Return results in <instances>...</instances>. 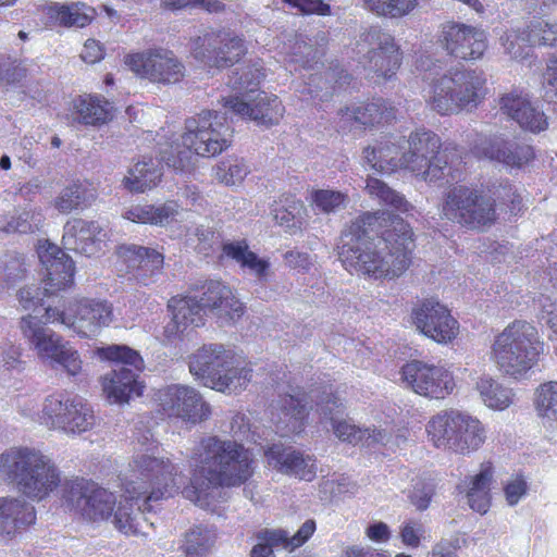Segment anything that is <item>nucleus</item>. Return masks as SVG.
Here are the masks:
<instances>
[{"mask_svg":"<svg viewBox=\"0 0 557 557\" xmlns=\"http://www.w3.org/2000/svg\"><path fill=\"white\" fill-rule=\"evenodd\" d=\"M193 475L187 476L169 457L137 454L128 465L122 486L124 500L114 511L113 523L124 534L140 532L143 511L150 510L149 502L171 497L180 491L185 498L208 508L220 486H237L252 475V458L235 441L203 436L189 455Z\"/></svg>","mask_w":557,"mask_h":557,"instance_id":"nucleus-1","label":"nucleus"},{"mask_svg":"<svg viewBox=\"0 0 557 557\" xmlns=\"http://www.w3.org/2000/svg\"><path fill=\"white\" fill-rule=\"evenodd\" d=\"M384 212H367L355 219L341 237L338 257L346 270L374 280H393L403 275L411 263L413 233L408 223Z\"/></svg>","mask_w":557,"mask_h":557,"instance_id":"nucleus-2","label":"nucleus"},{"mask_svg":"<svg viewBox=\"0 0 557 557\" xmlns=\"http://www.w3.org/2000/svg\"><path fill=\"white\" fill-rule=\"evenodd\" d=\"M232 133L226 112L201 111L186 120L182 146L176 144L161 150V160L176 171H186L193 164L194 154L214 157L225 150L231 145Z\"/></svg>","mask_w":557,"mask_h":557,"instance_id":"nucleus-3","label":"nucleus"},{"mask_svg":"<svg viewBox=\"0 0 557 557\" xmlns=\"http://www.w3.org/2000/svg\"><path fill=\"white\" fill-rule=\"evenodd\" d=\"M308 399L315 400L321 422L330 421L338 440L352 445L360 444L362 428L357 426L351 420L339 419L345 406L338 397L333 395L332 391H323L321 395H318L315 391L307 394L298 388H293L292 393L282 396L278 406L283 417H280L277 429L283 435L302 431L304 421L308 416Z\"/></svg>","mask_w":557,"mask_h":557,"instance_id":"nucleus-4","label":"nucleus"},{"mask_svg":"<svg viewBox=\"0 0 557 557\" xmlns=\"http://www.w3.org/2000/svg\"><path fill=\"white\" fill-rule=\"evenodd\" d=\"M0 472L26 497L41 500L61 483L54 461L39 449L12 446L0 455Z\"/></svg>","mask_w":557,"mask_h":557,"instance_id":"nucleus-5","label":"nucleus"},{"mask_svg":"<svg viewBox=\"0 0 557 557\" xmlns=\"http://www.w3.org/2000/svg\"><path fill=\"white\" fill-rule=\"evenodd\" d=\"M485 83L483 72L453 66L430 79L424 98L438 114H456L478 107L484 97Z\"/></svg>","mask_w":557,"mask_h":557,"instance_id":"nucleus-6","label":"nucleus"},{"mask_svg":"<svg viewBox=\"0 0 557 557\" xmlns=\"http://www.w3.org/2000/svg\"><path fill=\"white\" fill-rule=\"evenodd\" d=\"M544 352V343L536 329L525 321H513L495 336L491 356L497 369L506 376L524 379Z\"/></svg>","mask_w":557,"mask_h":557,"instance_id":"nucleus-7","label":"nucleus"},{"mask_svg":"<svg viewBox=\"0 0 557 557\" xmlns=\"http://www.w3.org/2000/svg\"><path fill=\"white\" fill-rule=\"evenodd\" d=\"M49 323L34 314H25L18 321V330L28 349L45 366L61 369L67 376L76 377L83 371V361L77 349Z\"/></svg>","mask_w":557,"mask_h":557,"instance_id":"nucleus-8","label":"nucleus"},{"mask_svg":"<svg viewBox=\"0 0 557 557\" xmlns=\"http://www.w3.org/2000/svg\"><path fill=\"white\" fill-rule=\"evenodd\" d=\"M100 356L113 362L110 372L102 376V389L112 404H126L134 396H141L145 385L138 380L144 369L140 355L122 345L100 349Z\"/></svg>","mask_w":557,"mask_h":557,"instance_id":"nucleus-9","label":"nucleus"},{"mask_svg":"<svg viewBox=\"0 0 557 557\" xmlns=\"http://www.w3.org/2000/svg\"><path fill=\"white\" fill-rule=\"evenodd\" d=\"M37 252L47 272L45 286L38 288L26 285L17 292V300L24 310H35L42 306L45 297L65 289L74 280V262L60 247L45 239L39 242Z\"/></svg>","mask_w":557,"mask_h":557,"instance_id":"nucleus-10","label":"nucleus"},{"mask_svg":"<svg viewBox=\"0 0 557 557\" xmlns=\"http://www.w3.org/2000/svg\"><path fill=\"white\" fill-rule=\"evenodd\" d=\"M441 212L445 219L469 228L491 225L496 219L494 199L466 185L454 186L446 193Z\"/></svg>","mask_w":557,"mask_h":557,"instance_id":"nucleus-11","label":"nucleus"},{"mask_svg":"<svg viewBox=\"0 0 557 557\" xmlns=\"http://www.w3.org/2000/svg\"><path fill=\"white\" fill-rule=\"evenodd\" d=\"M401 152V169L408 170L424 181H437L444 177L447 169L446 158L438 152L440 137L431 131L418 129L406 139Z\"/></svg>","mask_w":557,"mask_h":557,"instance_id":"nucleus-12","label":"nucleus"},{"mask_svg":"<svg viewBox=\"0 0 557 557\" xmlns=\"http://www.w3.org/2000/svg\"><path fill=\"white\" fill-rule=\"evenodd\" d=\"M401 152V169L408 170L424 181H437L444 177L447 169L446 158L438 152L440 137L431 131L418 129L406 139Z\"/></svg>","mask_w":557,"mask_h":557,"instance_id":"nucleus-13","label":"nucleus"},{"mask_svg":"<svg viewBox=\"0 0 557 557\" xmlns=\"http://www.w3.org/2000/svg\"><path fill=\"white\" fill-rule=\"evenodd\" d=\"M50 323H60L79 336L92 337L112 322L113 310L106 300L84 298L70 302L64 309L48 306L45 315Z\"/></svg>","mask_w":557,"mask_h":557,"instance_id":"nucleus-14","label":"nucleus"},{"mask_svg":"<svg viewBox=\"0 0 557 557\" xmlns=\"http://www.w3.org/2000/svg\"><path fill=\"white\" fill-rule=\"evenodd\" d=\"M356 52L362 57L366 69L384 79L395 76L403 61V52L394 36L380 28L362 33Z\"/></svg>","mask_w":557,"mask_h":557,"instance_id":"nucleus-15","label":"nucleus"},{"mask_svg":"<svg viewBox=\"0 0 557 557\" xmlns=\"http://www.w3.org/2000/svg\"><path fill=\"white\" fill-rule=\"evenodd\" d=\"M62 498L70 509L92 521L109 518L116 503L112 492L82 478L66 482Z\"/></svg>","mask_w":557,"mask_h":557,"instance_id":"nucleus-16","label":"nucleus"},{"mask_svg":"<svg viewBox=\"0 0 557 557\" xmlns=\"http://www.w3.org/2000/svg\"><path fill=\"white\" fill-rule=\"evenodd\" d=\"M125 63L141 78L154 84L174 85L180 83L186 74L182 60L170 49L150 48L131 54Z\"/></svg>","mask_w":557,"mask_h":557,"instance_id":"nucleus-17","label":"nucleus"},{"mask_svg":"<svg viewBox=\"0 0 557 557\" xmlns=\"http://www.w3.org/2000/svg\"><path fill=\"white\" fill-rule=\"evenodd\" d=\"M153 400L159 409L170 418H180L190 423H199L209 418L210 405L195 388L172 384L154 392Z\"/></svg>","mask_w":557,"mask_h":557,"instance_id":"nucleus-18","label":"nucleus"},{"mask_svg":"<svg viewBox=\"0 0 557 557\" xmlns=\"http://www.w3.org/2000/svg\"><path fill=\"white\" fill-rule=\"evenodd\" d=\"M400 374L416 394L431 399H444L455 388L453 374L444 366L413 360L401 368Z\"/></svg>","mask_w":557,"mask_h":557,"instance_id":"nucleus-19","label":"nucleus"},{"mask_svg":"<svg viewBox=\"0 0 557 557\" xmlns=\"http://www.w3.org/2000/svg\"><path fill=\"white\" fill-rule=\"evenodd\" d=\"M245 52L244 40L232 33H207L197 37L191 47L194 58L209 67L233 65Z\"/></svg>","mask_w":557,"mask_h":557,"instance_id":"nucleus-20","label":"nucleus"},{"mask_svg":"<svg viewBox=\"0 0 557 557\" xmlns=\"http://www.w3.org/2000/svg\"><path fill=\"white\" fill-rule=\"evenodd\" d=\"M411 315L417 330L438 344H447L458 335V321L436 299H424L412 309Z\"/></svg>","mask_w":557,"mask_h":557,"instance_id":"nucleus-21","label":"nucleus"},{"mask_svg":"<svg viewBox=\"0 0 557 557\" xmlns=\"http://www.w3.org/2000/svg\"><path fill=\"white\" fill-rule=\"evenodd\" d=\"M223 107L242 119L264 126L277 124L284 114V107L277 96L265 91L224 98Z\"/></svg>","mask_w":557,"mask_h":557,"instance_id":"nucleus-22","label":"nucleus"},{"mask_svg":"<svg viewBox=\"0 0 557 557\" xmlns=\"http://www.w3.org/2000/svg\"><path fill=\"white\" fill-rule=\"evenodd\" d=\"M440 42L449 55L466 61L481 59L487 48L484 30L454 22L442 25Z\"/></svg>","mask_w":557,"mask_h":557,"instance_id":"nucleus-23","label":"nucleus"},{"mask_svg":"<svg viewBox=\"0 0 557 557\" xmlns=\"http://www.w3.org/2000/svg\"><path fill=\"white\" fill-rule=\"evenodd\" d=\"M116 253L127 264L133 278L141 285L153 284L162 274L164 255L154 248L122 245L117 248Z\"/></svg>","mask_w":557,"mask_h":557,"instance_id":"nucleus-24","label":"nucleus"},{"mask_svg":"<svg viewBox=\"0 0 557 557\" xmlns=\"http://www.w3.org/2000/svg\"><path fill=\"white\" fill-rule=\"evenodd\" d=\"M473 152L479 158L496 161L510 168H520L533 158L530 146L519 145L503 136L480 137Z\"/></svg>","mask_w":557,"mask_h":557,"instance_id":"nucleus-25","label":"nucleus"},{"mask_svg":"<svg viewBox=\"0 0 557 557\" xmlns=\"http://www.w3.org/2000/svg\"><path fill=\"white\" fill-rule=\"evenodd\" d=\"M269 467L280 473L294 475L305 481H312L315 476V459L310 455L275 444L264 454Z\"/></svg>","mask_w":557,"mask_h":557,"instance_id":"nucleus-26","label":"nucleus"},{"mask_svg":"<svg viewBox=\"0 0 557 557\" xmlns=\"http://www.w3.org/2000/svg\"><path fill=\"white\" fill-rule=\"evenodd\" d=\"M234 351L221 344L202 346L189 358V371L205 386L210 387L227 364L232 363Z\"/></svg>","mask_w":557,"mask_h":557,"instance_id":"nucleus-27","label":"nucleus"},{"mask_svg":"<svg viewBox=\"0 0 557 557\" xmlns=\"http://www.w3.org/2000/svg\"><path fill=\"white\" fill-rule=\"evenodd\" d=\"M104 237L106 233L98 221L73 219L64 225L62 243L69 250L94 256L101 249Z\"/></svg>","mask_w":557,"mask_h":557,"instance_id":"nucleus-28","label":"nucleus"},{"mask_svg":"<svg viewBox=\"0 0 557 557\" xmlns=\"http://www.w3.org/2000/svg\"><path fill=\"white\" fill-rule=\"evenodd\" d=\"M203 288L202 300L206 311L226 323L234 322L244 314L245 306L230 286L220 281H210Z\"/></svg>","mask_w":557,"mask_h":557,"instance_id":"nucleus-29","label":"nucleus"},{"mask_svg":"<svg viewBox=\"0 0 557 557\" xmlns=\"http://www.w3.org/2000/svg\"><path fill=\"white\" fill-rule=\"evenodd\" d=\"M403 149V137L388 136L368 146L363 159L371 169L389 174L401 169Z\"/></svg>","mask_w":557,"mask_h":557,"instance_id":"nucleus-30","label":"nucleus"},{"mask_svg":"<svg viewBox=\"0 0 557 557\" xmlns=\"http://www.w3.org/2000/svg\"><path fill=\"white\" fill-rule=\"evenodd\" d=\"M168 307L172 312V322L165 329L169 335L183 333L188 326L203 324L206 309L202 297L200 300L193 296L173 297Z\"/></svg>","mask_w":557,"mask_h":557,"instance_id":"nucleus-31","label":"nucleus"},{"mask_svg":"<svg viewBox=\"0 0 557 557\" xmlns=\"http://www.w3.org/2000/svg\"><path fill=\"white\" fill-rule=\"evenodd\" d=\"M451 451L470 455L478 451L487 440L485 425L474 416L460 411Z\"/></svg>","mask_w":557,"mask_h":557,"instance_id":"nucleus-32","label":"nucleus"},{"mask_svg":"<svg viewBox=\"0 0 557 557\" xmlns=\"http://www.w3.org/2000/svg\"><path fill=\"white\" fill-rule=\"evenodd\" d=\"M494 468L491 462H483L476 474L466 478L463 485L467 491L469 506L476 512L485 513L491 505V484Z\"/></svg>","mask_w":557,"mask_h":557,"instance_id":"nucleus-33","label":"nucleus"},{"mask_svg":"<svg viewBox=\"0 0 557 557\" xmlns=\"http://www.w3.org/2000/svg\"><path fill=\"white\" fill-rule=\"evenodd\" d=\"M180 214L176 201H166L160 206L136 205L126 209L123 218L134 223L151 224L161 227L168 226Z\"/></svg>","mask_w":557,"mask_h":557,"instance_id":"nucleus-34","label":"nucleus"},{"mask_svg":"<svg viewBox=\"0 0 557 557\" xmlns=\"http://www.w3.org/2000/svg\"><path fill=\"white\" fill-rule=\"evenodd\" d=\"M459 414L460 411L450 409L442 410L430 418L425 432L436 448L451 451Z\"/></svg>","mask_w":557,"mask_h":557,"instance_id":"nucleus-35","label":"nucleus"},{"mask_svg":"<svg viewBox=\"0 0 557 557\" xmlns=\"http://www.w3.org/2000/svg\"><path fill=\"white\" fill-rule=\"evenodd\" d=\"M76 397L77 395L65 391H55L47 395L41 401L40 424L49 430L60 431Z\"/></svg>","mask_w":557,"mask_h":557,"instance_id":"nucleus-36","label":"nucleus"},{"mask_svg":"<svg viewBox=\"0 0 557 557\" xmlns=\"http://www.w3.org/2000/svg\"><path fill=\"white\" fill-rule=\"evenodd\" d=\"M252 379V369L234 354L232 363L220 373L210 388L225 394H236L245 389Z\"/></svg>","mask_w":557,"mask_h":557,"instance_id":"nucleus-37","label":"nucleus"},{"mask_svg":"<svg viewBox=\"0 0 557 557\" xmlns=\"http://www.w3.org/2000/svg\"><path fill=\"white\" fill-rule=\"evenodd\" d=\"M35 521L34 508L17 498L0 499V534L11 535L17 528Z\"/></svg>","mask_w":557,"mask_h":557,"instance_id":"nucleus-38","label":"nucleus"},{"mask_svg":"<svg viewBox=\"0 0 557 557\" xmlns=\"http://www.w3.org/2000/svg\"><path fill=\"white\" fill-rule=\"evenodd\" d=\"M161 177L162 172L159 162L152 158H144L128 170L123 180V186L131 193H145L156 187Z\"/></svg>","mask_w":557,"mask_h":557,"instance_id":"nucleus-39","label":"nucleus"},{"mask_svg":"<svg viewBox=\"0 0 557 557\" xmlns=\"http://www.w3.org/2000/svg\"><path fill=\"white\" fill-rule=\"evenodd\" d=\"M339 113L347 120L364 126H372L395 117L394 108L383 99L341 109Z\"/></svg>","mask_w":557,"mask_h":557,"instance_id":"nucleus-40","label":"nucleus"},{"mask_svg":"<svg viewBox=\"0 0 557 557\" xmlns=\"http://www.w3.org/2000/svg\"><path fill=\"white\" fill-rule=\"evenodd\" d=\"M271 213L276 223L290 233L301 230L307 216L305 205L293 195H283Z\"/></svg>","mask_w":557,"mask_h":557,"instance_id":"nucleus-41","label":"nucleus"},{"mask_svg":"<svg viewBox=\"0 0 557 557\" xmlns=\"http://www.w3.org/2000/svg\"><path fill=\"white\" fill-rule=\"evenodd\" d=\"M475 391L483 404L494 410H505L513 403L511 388L504 386L490 375H482L475 381Z\"/></svg>","mask_w":557,"mask_h":557,"instance_id":"nucleus-42","label":"nucleus"},{"mask_svg":"<svg viewBox=\"0 0 557 557\" xmlns=\"http://www.w3.org/2000/svg\"><path fill=\"white\" fill-rule=\"evenodd\" d=\"M92 9L83 3H52L47 8V16L55 24L65 27H84L92 20Z\"/></svg>","mask_w":557,"mask_h":557,"instance_id":"nucleus-43","label":"nucleus"},{"mask_svg":"<svg viewBox=\"0 0 557 557\" xmlns=\"http://www.w3.org/2000/svg\"><path fill=\"white\" fill-rule=\"evenodd\" d=\"M79 122L86 125H101L113 117V106L101 96L86 95L75 103Z\"/></svg>","mask_w":557,"mask_h":557,"instance_id":"nucleus-44","label":"nucleus"},{"mask_svg":"<svg viewBox=\"0 0 557 557\" xmlns=\"http://www.w3.org/2000/svg\"><path fill=\"white\" fill-rule=\"evenodd\" d=\"M96 199V191L86 183L74 182L64 187L54 199V208L61 213H70L82 206H88Z\"/></svg>","mask_w":557,"mask_h":557,"instance_id":"nucleus-45","label":"nucleus"},{"mask_svg":"<svg viewBox=\"0 0 557 557\" xmlns=\"http://www.w3.org/2000/svg\"><path fill=\"white\" fill-rule=\"evenodd\" d=\"M29 262L22 253L12 251L0 258V288L10 289L26 278Z\"/></svg>","mask_w":557,"mask_h":557,"instance_id":"nucleus-46","label":"nucleus"},{"mask_svg":"<svg viewBox=\"0 0 557 557\" xmlns=\"http://www.w3.org/2000/svg\"><path fill=\"white\" fill-rule=\"evenodd\" d=\"M96 425L94 409L79 396L76 397L61 432L65 434H82Z\"/></svg>","mask_w":557,"mask_h":557,"instance_id":"nucleus-47","label":"nucleus"},{"mask_svg":"<svg viewBox=\"0 0 557 557\" xmlns=\"http://www.w3.org/2000/svg\"><path fill=\"white\" fill-rule=\"evenodd\" d=\"M216 539L215 532L203 525L191 528L185 534L183 550L186 557H202L213 546Z\"/></svg>","mask_w":557,"mask_h":557,"instance_id":"nucleus-48","label":"nucleus"},{"mask_svg":"<svg viewBox=\"0 0 557 557\" xmlns=\"http://www.w3.org/2000/svg\"><path fill=\"white\" fill-rule=\"evenodd\" d=\"M535 408L546 423L557 428V382L552 381L539 386Z\"/></svg>","mask_w":557,"mask_h":557,"instance_id":"nucleus-49","label":"nucleus"},{"mask_svg":"<svg viewBox=\"0 0 557 557\" xmlns=\"http://www.w3.org/2000/svg\"><path fill=\"white\" fill-rule=\"evenodd\" d=\"M533 103L529 95L521 90H512L499 99L500 111L518 124H529L524 113Z\"/></svg>","mask_w":557,"mask_h":557,"instance_id":"nucleus-50","label":"nucleus"},{"mask_svg":"<svg viewBox=\"0 0 557 557\" xmlns=\"http://www.w3.org/2000/svg\"><path fill=\"white\" fill-rule=\"evenodd\" d=\"M366 188L371 196L400 212H408L411 209V205L401 195L379 178L369 177Z\"/></svg>","mask_w":557,"mask_h":557,"instance_id":"nucleus-51","label":"nucleus"},{"mask_svg":"<svg viewBox=\"0 0 557 557\" xmlns=\"http://www.w3.org/2000/svg\"><path fill=\"white\" fill-rule=\"evenodd\" d=\"M529 46H554L557 44V21L537 18L527 29Z\"/></svg>","mask_w":557,"mask_h":557,"instance_id":"nucleus-52","label":"nucleus"},{"mask_svg":"<svg viewBox=\"0 0 557 557\" xmlns=\"http://www.w3.org/2000/svg\"><path fill=\"white\" fill-rule=\"evenodd\" d=\"M418 0H364L368 10L380 16L401 17L409 14Z\"/></svg>","mask_w":557,"mask_h":557,"instance_id":"nucleus-53","label":"nucleus"},{"mask_svg":"<svg viewBox=\"0 0 557 557\" xmlns=\"http://www.w3.org/2000/svg\"><path fill=\"white\" fill-rule=\"evenodd\" d=\"M264 77V73L260 67L257 66H246L240 69V71H236L233 76L230 78L231 87L244 94L255 95L259 90H257V86L260 84L261 79Z\"/></svg>","mask_w":557,"mask_h":557,"instance_id":"nucleus-54","label":"nucleus"},{"mask_svg":"<svg viewBox=\"0 0 557 557\" xmlns=\"http://www.w3.org/2000/svg\"><path fill=\"white\" fill-rule=\"evenodd\" d=\"M248 172V166L244 160L238 158H230L221 161L216 165L214 170V176L219 182L231 186L240 183L246 177Z\"/></svg>","mask_w":557,"mask_h":557,"instance_id":"nucleus-55","label":"nucleus"},{"mask_svg":"<svg viewBox=\"0 0 557 557\" xmlns=\"http://www.w3.org/2000/svg\"><path fill=\"white\" fill-rule=\"evenodd\" d=\"M318 50L305 40H296L292 46L286 66L290 72L299 69H311L318 62Z\"/></svg>","mask_w":557,"mask_h":557,"instance_id":"nucleus-56","label":"nucleus"},{"mask_svg":"<svg viewBox=\"0 0 557 557\" xmlns=\"http://www.w3.org/2000/svg\"><path fill=\"white\" fill-rule=\"evenodd\" d=\"M435 494V484L432 480L416 478L412 480L411 488L407 492V497L412 506L419 511L429 508Z\"/></svg>","mask_w":557,"mask_h":557,"instance_id":"nucleus-57","label":"nucleus"},{"mask_svg":"<svg viewBox=\"0 0 557 557\" xmlns=\"http://www.w3.org/2000/svg\"><path fill=\"white\" fill-rule=\"evenodd\" d=\"M313 206L323 213H335L347 205V195L338 190L318 189L312 191Z\"/></svg>","mask_w":557,"mask_h":557,"instance_id":"nucleus-58","label":"nucleus"},{"mask_svg":"<svg viewBox=\"0 0 557 557\" xmlns=\"http://www.w3.org/2000/svg\"><path fill=\"white\" fill-rule=\"evenodd\" d=\"M44 222L40 211L35 209H23L12 214V234H28L38 231Z\"/></svg>","mask_w":557,"mask_h":557,"instance_id":"nucleus-59","label":"nucleus"},{"mask_svg":"<svg viewBox=\"0 0 557 557\" xmlns=\"http://www.w3.org/2000/svg\"><path fill=\"white\" fill-rule=\"evenodd\" d=\"M315 521L312 519L306 520L298 531L292 536H288L287 532H271L269 535L270 542H286V548L294 549L305 544L315 531Z\"/></svg>","mask_w":557,"mask_h":557,"instance_id":"nucleus-60","label":"nucleus"},{"mask_svg":"<svg viewBox=\"0 0 557 557\" xmlns=\"http://www.w3.org/2000/svg\"><path fill=\"white\" fill-rule=\"evenodd\" d=\"M0 368L5 372H22L26 362L22 359V347L12 342L0 347Z\"/></svg>","mask_w":557,"mask_h":557,"instance_id":"nucleus-61","label":"nucleus"},{"mask_svg":"<svg viewBox=\"0 0 557 557\" xmlns=\"http://www.w3.org/2000/svg\"><path fill=\"white\" fill-rule=\"evenodd\" d=\"M525 42H528V35L525 34V37H521L515 30L507 32L502 37L505 51L516 60H523L529 55L530 47Z\"/></svg>","mask_w":557,"mask_h":557,"instance_id":"nucleus-62","label":"nucleus"},{"mask_svg":"<svg viewBox=\"0 0 557 557\" xmlns=\"http://www.w3.org/2000/svg\"><path fill=\"white\" fill-rule=\"evenodd\" d=\"M425 527L420 520H406L399 531L401 542L409 547L417 548L421 541L425 539Z\"/></svg>","mask_w":557,"mask_h":557,"instance_id":"nucleus-63","label":"nucleus"},{"mask_svg":"<svg viewBox=\"0 0 557 557\" xmlns=\"http://www.w3.org/2000/svg\"><path fill=\"white\" fill-rule=\"evenodd\" d=\"M537 305L540 320L557 336V298L541 295Z\"/></svg>","mask_w":557,"mask_h":557,"instance_id":"nucleus-64","label":"nucleus"}]
</instances>
